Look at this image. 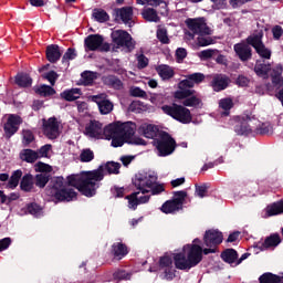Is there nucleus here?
Wrapping results in <instances>:
<instances>
[{"instance_id":"nucleus-48","label":"nucleus","mask_w":283,"mask_h":283,"mask_svg":"<svg viewBox=\"0 0 283 283\" xmlns=\"http://www.w3.org/2000/svg\"><path fill=\"white\" fill-rule=\"evenodd\" d=\"M35 93L39 94L40 96L45 97V96H54V94H56V91L54 90V87L43 84L35 90Z\"/></svg>"},{"instance_id":"nucleus-18","label":"nucleus","mask_w":283,"mask_h":283,"mask_svg":"<svg viewBox=\"0 0 283 283\" xmlns=\"http://www.w3.org/2000/svg\"><path fill=\"white\" fill-rule=\"evenodd\" d=\"M93 103H96L98 111L102 115L111 114L114 109V103H112L109 99L105 98V95H93L92 96Z\"/></svg>"},{"instance_id":"nucleus-60","label":"nucleus","mask_w":283,"mask_h":283,"mask_svg":"<svg viewBox=\"0 0 283 283\" xmlns=\"http://www.w3.org/2000/svg\"><path fill=\"white\" fill-rule=\"evenodd\" d=\"M42 78H44L45 81H49V83L52 86H54V85H56V81L59 80V73H56L55 71H50V72L43 74Z\"/></svg>"},{"instance_id":"nucleus-36","label":"nucleus","mask_w":283,"mask_h":283,"mask_svg":"<svg viewBox=\"0 0 283 283\" xmlns=\"http://www.w3.org/2000/svg\"><path fill=\"white\" fill-rule=\"evenodd\" d=\"M181 101L184 107H200V105H202V99L200 98V95H198V92H196V94L182 98Z\"/></svg>"},{"instance_id":"nucleus-47","label":"nucleus","mask_w":283,"mask_h":283,"mask_svg":"<svg viewBox=\"0 0 283 283\" xmlns=\"http://www.w3.org/2000/svg\"><path fill=\"white\" fill-rule=\"evenodd\" d=\"M104 171H107V174L112 175H118L120 174V164L116 161H107L104 166Z\"/></svg>"},{"instance_id":"nucleus-52","label":"nucleus","mask_w":283,"mask_h":283,"mask_svg":"<svg viewBox=\"0 0 283 283\" xmlns=\"http://www.w3.org/2000/svg\"><path fill=\"white\" fill-rule=\"evenodd\" d=\"M82 81H83V85H93L94 81H96V73L92 72V71H84L81 74Z\"/></svg>"},{"instance_id":"nucleus-50","label":"nucleus","mask_w":283,"mask_h":283,"mask_svg":"<svg viewBox=\"0 0 283 283\" xmlns=\"http://www.w3.org/2000/svg\"><path fill=\"white\" fill-rule=\"evenodd\" d=\"M254 50L261 59H264V61H269L271 59L272 51L271 49L266 48L264 43L261 44L260 46H256V49Z\"/></svg>"},{"instance_id":"nucleus-57","label":"nucleus","mask_w":283,"mask_h":283,"mask_svg":"<svg viewBox=\"0 0 283 283\" xmlns=\"http://www.w3.org/2000/svg\"><path fill=\"white\" fill-rule=\"evenodd\" d=\"M186 78H189V81H191L192 85L196 87V85H200V83L205 81V75L202 73H192L186 75Z\"/></svg>"},{"instance_id":"nucleus-13","label":"nucleus","mask_w":283,"mask_h":283,"mask_svg":"<svg viewBox=\"0 0 283 283\" xmlns=\"http://www.w3.org/2000/svg\"><path fill=\"white\" fill-rule=\"evenodd\" d=\"M224 240V235L219 230L210 229L207 230L203 234V244L205 247H213L218 249L220 243Z\"/></svg>"},{"instance_id":"nucleus-62","label":"nucleus","mask_w":283,"mask_h":283,"mask_svg":"<svg viewBox=\"0 0 283 283\" xmlns=\"http://www.w3.org/2000/svg\"><path fill=\"white\" fill-rule=\"evenodd\" d=\"M160 269H167L169 266H174V260L169 255H164L159 259Z\"/></svg>"},{"instance_id":"nucleus-34","label":"nucleus","mask_w":283,"mask_h":283,"mask_svg":"<svg viewBox=\"0 0 283 283\" xmlns=\"http://www.w3.org/2000/svg\"><path fill=\"white\" fill-rule=\"evenodd\" d=\"M221 260L227 264H235L238 262V251L235 249H226L221 252Z\"/></svg>"},{"instance_id":"nucleus-23","label":"nucleus","mask_w":283,"mask_h":283,"mask_svg":"<svg viewBox=\"0 0 283 283\" xmlns=\"http://www.w3.org/2000/svg\"><path fill=\"white\" fill-rule=\"evenodd\" d=\"M160 129H158V126L153 124H145L139 127V134L144 136L145 138H151V140H156L158 136H160Z\"/></svg>"},{"instance_id":"nucleus-55","label":"nucleus","mask_w":283,"mask_h":283,"mask_svg":"<svg viewBox=\"0 0 283 283\" xmlns=\"http://www.w3.org/2000/svg\"><path fill=\"white\" fill-rule=\"evenodd\" d=\"M113 280H115L116 282H120L123 280H132V273L125 270H116L113 273Z\"/></svg>"},{"instance_id":"nucleus-2","label":"nucleus","mask_w":283,"mask_h":283,"mask_svg":"<svg viewBox=\"0 0 283 283\" xmlns=\"http://www.w3.org/2000/svg\"><path fill=\"white\" fill-rule=\"evenodd\" d=\"M52 187V195L57 202H72L76 200L78 193L73 188L67 187V182L63 177H53L50 182Z\"/></svg>"},{"instance_id":"nucleus-27","label":"nucleus","mask_w":283,"mask_h":283,"mask_svg":"<svg viewBox=\"0 0 283 283\" xmlns=\"http://www.w3.org/2000/svg\"><path fill=\"white\" fill-rule=\"evenodd\" d=\"M103 132V124L97 120H91L88 125L85 126V134L91 138H96L101 136Z\"/></svg>"},{"instance_id":"nucleus-8","label":"nucleus","mask_w":283,"mask_h":283,"mask_svg":"<svg viewBox=\"0 0 283 283\" xmlns=\"http://www.w3.org/2000/svg\"><path fill=\"white\" fill-rule=\"evenodd\" d=\"M186 25L193 34H199V36H205L211 34V29L207 25L205 18H188L186 20Z\"/></svg>"},{"instance_id":"nucleus-64","label":"nucleus","mask_w":283,"mask_h":283,"mask_svg":"<svg viewBox=\"0 0 283 283\" xmlns=\"http://www.w3.org/2000/svg\"><path fill=\"white\" fill-rule=\"evenodd\" d=\"M151 195L153 196H160L165 191V185L164 184H158L157 181L150 188Z\"/></svg>"},{"instance_id":"nucleus-7","label":"nucleus","mask_w":283,"mask_h":283,"mask_svg":"<svg viewBox=\"0 0 283 283\" xmlns=\"http://www.w3.org/2000/svg\"><path fill=\"white\" fill-rule=\"evenodd\" d=\"M85 52H109L112 46L101 34H90L84 40Z\"/></svg>"},{"instance_id":"nucleus-41","label":"nucleus","mask_w":283,"mask_h":283,"mask_svg":"<svg viewBox=\"0 0 283 283\" xmlns=\"http://www.w3.org/2000/svg\"><path fill=\"white\" fill-rule=\"evenodd\" d=\"M233 99L231 97H224L219 101L220 109H223L222 116H229L231 109H233Z\"/></svg>"},{"instance_id":"nucleus-24","label":"nucleus","mask_w":283,"mask_h":283,"mask_svg":"<svg viewBox=\"0 0 283 283\" xmlns=\"http://www.w3.org/2000/svg\"><path fill=\"white\" fill-rule=\"evenodd\" d=\"M111 253L114 260H123V258H125V255L129 253V250L127 248V244L123 242H115L112 244Z\"/></svg>"},{"instance_id":"nucleus-10","label":"nucleus","mask_w":283,"mask_h":283,"mask_svg":"<svg viewBox=\"0 0 283 283\" xmlns=\"http://www.w3.org/2000/svg\"><path fill=\"white\" fill-rule=\"evenodd\" d=\"M23 125V118L17 114L9 115L7 122L3 124L4 138L10 140L19 132V127Z\"/></svg>"},{"instance_id":"nucleus-1","label":"nucleus","mask_w":283,"mask_h":283,"mask_svg":"<svg viewBox=\"0 0 283 283\" xmlns=\"http://www.w3.org/2000/svg\"><path fill=\"white\" fill-rule=\"evenodd\" d=\"M174 262L179 271H190V269L198 266L202 262V247L200 244H191L187 254L185 252L175 253Z\"/></svg>"},{"instance_id":"nucleus-59","label":"nucleus","mask_w":283,"mask_h":283,"mask_svg":"<svg viewBox=\"0 0 283 283\" xmlns=\"http://www.w3.org/2000/svg\"><path fill=\"white\" fill-rule=\"evenodd\" d=\"M157 39L164 45H169V35H167V29L160 28L157 30Z\"/></svg>"},{"instance_id":"nucleus-26","label":"nucleus","mask_w":283,"mask_h":283,"mask_svg":"<svg viewBox=\"0 0 283 283\" xmlns=\"http://www.w3.org/2000/svg\"><path fill=\"white\" fill-rule=\"evenodd\" d=\"M20 189L24 193H32L34 191V176L30 172L22 176L20 180Z\"/></svg>"},{"instance_id":"nucleus-35","label":"nucleus","mask_w":283,"mask_h":283,"mask_svg":"<svg viewBox=\"0 0 283 283\" xmlns=\"http://www.w3.org/2000/svg\"><path fill=\"white\" fill-rule=\"evenodd\" d=\"M20 158L24 163L34 164L35 160H39L40 156L39 153H36L33 149L25 148L20 153Z\"/></svg>"},{"instance_id":"nucleus-5","label":"nucleus","mask_w":283,"mask_h":283,"mask_svg":"<svg viewBox=\"0 0 283 283\" xmlns=\"http://www.w3.org/2000/svg\"><path fill=\"white\" fill-rule=\"evenodd\" d=\"M164 114L174 118V120H178L182 125H189L193 120V116H191V111L187 108L185 105H179L172 103L171 105L161 106Z\"/></svg>"},{"instance_id":"nucleus-15","label":"nucleus","mask_w":283,"mask_h":283,"mask_svg":"<svg viewBox=\"0 0 283 283\" xmlns=\"http://www.w3.org/2000/svg\"><path fill=\"white\" fill-rule=\"evenodd\" d=\"M231 83V78L222 73H217L212 75V80L210 81V87L213 92H224L227 87H229Z\"/></svg>"},{"instance_id":"nucleus-29","label":"nucleus","mask_w":283,"mask_h":283,"mask_svg":"<svg viewBox=\"0 0 283 283\" xmlns=\"http://www.w3.org/2000/svg\"><path fill=\"white\" fill-rule=\"evenodd\" d=\"M283 213V199L276 202L270 203L265 208V216L268 218H273V216H282Z\"/></svg>"},{"instance_id":"nucleus-38","label":"nucleus","mask_w":283,"mask_h":283,"mask_svg":"<svg viewBox=\"0 0 283 283\" xmlns=\"http://www.w3.org/2000/svg\"><path fill=\"white\" fill-rule=\"evenodd\" d=\"M15 84L18 87H32V78L28 73H18L15 75Z\"/></svg>"},{"instance_id":"nucleus-44","label":"nucleus","mask_w":283,"mask_h":283,"mask_svg":"<svg viewBox=\"0 0 283 283\" xmlns=\"http://www.w3.org/2000/svg\"><path fill=\"white\" fill-rule=\"evenodd\" d=\"M92 17L97 23H107L109 21V14L104 9H94Z\"/></svg>"},{"instance_id":"nucleus-21","label":"nucleus","mask_w":283,"mask_h":283,"mask_svg":"<svg viewBox=\"0 0 283 283\" xmlns=\"http://www.w3.org/2000/svg\"><path fill=\"white\" fill-rule=\"evenodd\" d=\"M249 123H251V116L245 115L242 117L241 120L234 126L235 134H238V136H249V134L253 132Z\"/></svg>"},{"instance_id":"nucleus-6","label":"nucleus","mask_w":283,"mask_h":283,"mask_svg":"<svg viewBox=\"0 0 283 283\" xmlns=\"http://www.w3.org/2000/svg\"><path fill=\"white\" fill-rule=\"evenodd\" d=\"M127 132L126 136H134L136 134V124L132 122L113 123L104 128V136L106 140H112L116 136H120L122 132Z\"/></svg>"},{"instance_id":"nucleus-46","label":"nucleus","mask_w":283,"mask_h":283,"mask_svg":"<svg viewBox=\"0 0 283 283\" xmlns=\"http://www.w3.org/2000/svg\"><path fill=\"white\" fill-rule=\"evenodd\" d=\"M34 140H35V137H34V133H32V130H30V129L22 130L23 147H30V145H32V143H34Z\"/></svg>"},{"instance_id":"nucleus-43","label":"nucleus","mask_w":283,"mask_h":283,"mask_svg":"<svg viewBox=\"0 0 283 283\" xmlns=\"http://www.w3.org/2000/svg\"><path fill=\"white\" fill-rule=\"evenodd\" d=\"M51 178L48 174H38L35 177H33V182L35 187H39V189H45L48 182H50Z\"/></svg>"},{"instance_id":"nucleus-39","label":"nucleus","mask_w":283,"mask_h":283,"mask_svg":"<svg viewBox=\"0 0 283 283\" xmlns=\"http://www.w3.org/2000/svg\"><path fill=\"white\" fill-rule=\"evenodd\" d=\"M259 283H283V276L265 272L259 277Z\"/></svg>"},{"instance_id":"nucleus-30","label":"nucleus","mask_w":283,"mask_h":283,"mask_svg":"<svg viewBox=\"0 0 283 283\" xmlns=\"http://www.w3.org/2000/svg\"><path fill=\"white\" fill-rule=\"evenodd\" d=\"M262 39H264V32L259 31L256 33H253V34L249 35L245 39V42L249 46H251L255 50L259 46H261L262 44H264V42H262Z\"/></svg>"},{"instance_id":"nucleus-40","label":"nucleus","mask_w":283,"mask_h":283,"mask_svg":"<svg viewBox=\"0 0 283 283\" xmlns=\"http://www.w3.org/2000/svg\"><path fill=\"white\" fill-rule=\"evenodd\" d=\"M271 81L274 87H283L282 66L272 70Z\"/></svg>"},{"instance_id":"nucleus-54","label":"nucleus","mask_w":283,"mask_h":283,"mask_svg":"<svg viewBox=\"0 0 283 283\" xmlns=\"http://www.w3.org/2000/svg\"><path fill=\"white\" fill-rule=\"evenodd\" d=\"M34 170L38 172V174H52V166H50L49 164H45L43 161H38L35 165H34Z\"/></svg>"},{"instance_id":"nucleus-22","label":"nucleus","mask_w":283,"mask_h":283,"mask_svg":"<svg viewBox=\"0 0 283 283\" xmlns=\"http://www.w3.org/2000/svg\"><path fill=\"white\" fill-rule=\"evenodd\" d=\"M102 82L107 87H111L112 90H116L117 92H120V90H124L125 87V84L123 83V81L114 74L104 75L102 77Z\"/></svg>"},{"instance_id":"nucleus-49","label":"nucleus","mask_w":283,"mask_h":283,"mask_svg":"<svg viewBox=\"0 0 283 283\" xmlns=\"http://www.w3.org/2000/svg\"><path fill=\"white\" fill-rule=\"evenodd\" d=\"M78 54L76 53V49L69 48L64 55L62 56V63L63 65H70V61H74Z\"/></svg>"},{"instance_id":"nucleus-32","label":"nucleus","mask_w":283,"mask_h":283,"mask_svg":"<svg viewBox=\"0 0 283 283\" xmlns=\"http://www.w3.org/2000/svg\"><path fill=\"white\" fill-rule=\"evenodd\" d=\"M23 178V170L17 169L12 171L9 181L7 184V189H17L19 187V184L21 182Z\"/></svg>"},{"instance_id":"nucleus-12","label":"nucleus","mask_w":283,"mask_h":283,"mask_svg":"<svg viewBox=\"0 0 283 283\" xmlns=\"http://www.w3.org/2000/svg\"><path fill=\"white\" fill-rule=\"evenodd\" d=\"M193 86V82L186 77L178 83V90L175 92V98L178 101H182V98H189L192 94H196V90H191Z\"/></svg>"},{"instance_id":"nucleus-3","label":"nucleus","mask_w":283,"mask_h":283,"mask_svg":"<svg viewBox=\"0 0 283 283\" xmlns=\"http://www.w3.org/2000/svg\"><path fill=\"white\" fill-rule=\"evenodd\" d=\"M105 178V167L101 165L95 170L84 172L83 187L86 188L87 198H94L96 190L101 187V180Z\"/></svg>"},{"instance_id":"nucleus-14","label":"nucleus","mask_w":283,"mask_h":283,"mask_svg":"<svg viewBox=\"0 0 283 283\" xmlns=\"http://www.w3.org/2000/svg\"><path fill=\"white\" fill-rule=\"evenodd\" d=\"M43 134L49 138V140H56V137L60 136L59 133V120L56 117H50L48 120H43Z\"/></svg>"},{"instance_id":"nucleus-17","label":"nucleus","mask_w":283,"mask_h":283,"mask_svg":"<svg viewBox=\"0 0 283 283\" xmlns=\"http://www.w3.org/2000/svg\"><path fill=\"white\" fill-rule=\"evenodd\" d=\"M233 50L242 63H247V61H251V59H253V49H251L248 43H237L234 44Z\"/></svg>"},{"instance_id":"nucleus-11","label":"nucleus","mask_w":283,"mask_h":283,"mask_svg":"<svg viewBox=\"0 0 283 283\" xmlns=\"http://www.w3.org/2000/svg\"><path fill=\"white\" fill-rule=\"evenodd\" d=\"M157 182L158 177L155 175H138L134 185L142 193H149L147 189H151ZM145 187H147V189H145Z\"/></svg>"},{"instance_id":"nucleus-25","label":"nucleus","mask_w":283,"mask_h":283,"mask_svg":"<svg viewBox=\"0 0 283 283\" xmlns=\"http://www.w3.org/2000/svg\"><path fill=\"white\" fill-rule=\"evenodd\" d=\"M62 55L63 53H61L59 44H50L46 46V60L49 63H59Z\"/></svg>"},{"instance_id":"nucleus-58","label":"nucleus","mask_w":283,"mask_h":283,"mask_svg":"<svg viewBox=\"0 0 283 283\" xmlns=\"http://www.w3.org/2000/svg\"><path fill=\"white\" fill-rule=\"evenodd\" d=\"M27 211L31 216H35V218H39V216H41L42 208L36 202H32L28 205Z\"/></svg>"},{"instance_id":"nucleus-4","label":"nucleus","mask_w":283,"mask_h":283,"mask_svg":"<svg viewBox=\"0 0 283 283\" xmlns=\"http://www.w3.org/2000/svg\"><path fill=\"white\" fill-rule=\"evenodd\" d=\"M153 147L157 150V156L165 158L176 151V139L169 133L161 130L158 138L151 142Z\"/></svg>"},{"instance_id":"nucleus-19","label":"nucleus","mask_w":283,"mask_h":283,"mask_svg":"<svg viewBox=\"0 0 283 283\" xmlns=\"http://www.w3.org/2000/svg\"><path fill=\"white\" fill-rule=\"evenodd\" d=\"M83 182H85L84 175H71L66 177V187H74L82 196L87 198V188H84Z\"/></svg>"},{"instance_id":"nucleus-37","label":"nucleus","mask_w":283,"mask_h":283,"mask_svg":"<svg viewBox=\"0 0 283 283\" xmlns=\"http://www.w3.org/2000/svg\"><path fill=\"white\" fill-rule=\"evenodd\" d=\"M60 96L64 101H67L69 103H72L74 101H77V98H80V96H81V88H71V90L63 91L60 94Z\"/></svg>"},{"instance_id":"nucleus-9","label":"nucleus","mask_w":283,"mask_h":283,"mask_svg":"<svg viewBox=\"0 0 283 283\" xmlns=\"http://www.w3.org/2000/svg\"><path fill=\"white\" fill-rule=\"evenodd\" d=\"M113 43L118 45L119 48H126L132 52L136 48V43L132 38V34L125 30H117L112 33Z\"/></svg>"},{"instance_id":"nucleus-16","label":"nucleus","mask_w":283,"mask_h":283,"mask_svg":"<svg viewBox=\"0 0 283 283\" xmlns=\"http://www.w3.org/2000/svg\"><path fill=\"white\" fill-rule=\"evenodd\" d=\"M282 243V238L280 233H272L265 238L264 242H258L254 248L259 251H269V249H275Z\"/></svg>"},{"instance_id":"nucleus-42","label":"nucleus","mask_w":283,"mask_h":283,"mask_svg":"<svg viewBox=\"0 0 283 283\" xmlns=\"http://www.w3.org/2000/svg\"><path fill=\"white\" fill-rule=\"evenodd\" d=\"M157 72L164 81H169V78H174V75L176 74L174 72V69H171L169 65H159L157 67Z\"/></svg>"},{"instance_id":"nucleus-63","label":"nucleus","mask_w":283,"mask_h":283,"mask_svg":"<svg viewBox=\"0 0 283 283\" xmlns=\"http://www.w3.org/2000/svg\"><path fill=\"white\" fill-rule=\"evenodd\" d=\"M147 65H149V59H147V56H145V54H143V53L137 55L138 70H145V67H147Z\"/></svg>"},{"instance_id":"nucleus-33","label":"nucleus","mask_w":283,"mask_h":283,"mask_svg":"<svg viewBox=\"0 0 283 283\" xmlns=\"http://www.w3.org/2000/svg\"><path fill=\"white\" fill-rule=\"evenodd\" d=\"M161 213H166V216H169V213H176V211H182V208L174 199L165 201L160 207Z\"/></svg>"},{"instance_id":"nucleus-45","label":"nucleus","mask_w":283,"mask_h":283,"mask_svg":"<svg viewBox=\"0 0 283 283\" xmlns=\"http://www.w3.org/2000/svg\"><path fill=\"white\" fill-rule=\"evenodd\" d=\"M142 14L146 21H150L153 23H158V21H160L158 12L155 9L148 8L144 10Z\"/></svg>"},{"instance_id":"nucleus-20","label":"nucleus","mask_w":283,"mask_h":283,"mask_svg":"<svg viewBox=\"0 0 283 283\" xmlns=\"http://www.w3.org/2000/svg\"><path fill=\"white\" fill-rule=\"evenodd\" d=\"M113 17H115V21H123L127 25L129 21L134 18V9L132 7H123V8H117L114 9L113 11Z\"/></svg>"},{"instance_id":"nucleus-28","label":"nucleus","mask_w":283,"mask_h":283,"mask_svg":"<svg viewBox=\"0 0 283 283\" xmlns=\"http://www.w3.org/2000/svg\"><path fill=\"white\" fill-rule=\"evenodd\" d=\"M254 72L256 76H269V73L271 72V63L266 62V60H256L254 65Z\"/></svg>"},{"instance_id":"nucleus-56","label":"nucleus","mask_w":283,"mask_h":283,"mask_svg":"<svg viewBox=\"0 0 283 283\" xmlns=\"http://www.w3.org/2000/svg\"><path fill=\"white\" fill-rule=\"evenodd\" d=\"M94 159V151L90 148L83 149L80 154L81 163H92Z\"/></svg>"},{"instance_id":"nucleus-51","label":"nucleus","mask_w":283,"mask_h":283,"mask_svg":"<svg viewBox=\"0 0 283 283\" xmlns=\"http://www.w3.org/2000/svg\"><path fill=\"white\" fill-rule=\"evenodd\" d=\"M185 200H187V191L179 190L174 192L172 201H175V203L178 205L181 209L185 205Z\"/></svg>"},{"instance_id":"nucleus-53","label":"nucleus","mask_w":283,"mask_h":283,"mask_svg":"<svg viewBox=\"0 0 283 283\" xmlns=\"http://www.w3.org/2000/svg\"><path fill=\"white\" fill-rule=\"evenodd\" d=\"M138 193L140 192H133L126 196V200H128V207L129 209H133V211H136V209H138V205H140L138 201Z\"/></svg>"},{"instance_id":"nucleus-31","label":"nucleus","mask_w":283,"mask_h":283,"mask_svg":"<svg viewBox=\"0 0 283 283\" xmlns=\"http://www.w3.org/2000/svg\"><path fill=\"white\" fill-rule=\"evenodd\" d=\"M129 138H134V135L127 136V130H124L120 133V135H116L115 137L111 138V145L112 147H123L125 143L129 145Z\"/></svg>"},{"instance_id":"nucleus-61","label":"nucleus","mask_w":283,"mask_h":283,"mask_svg":"<svg viewBox=\"0 0 283 283\" xmlns=\"http://www.w3.org/2000/svg\"><path fill=\"white\" fill-rule=\"evenodd\" d=\"M130 96H133L134 98H147V92L138 86H135L130 88Z\"/></svg>"}]
</instances>
